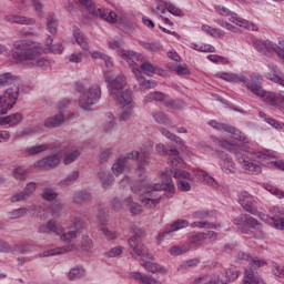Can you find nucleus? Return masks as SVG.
<instances>
[{
  "instance_id": "09e8293b",
  "label": "nucleus",
  "mask_w": 284,
  "mask_h": 284,
  "mask_svg": "<svg viewBox=\"0 0 284 284\" xmlns=\"http://www.w3.org/2000/svg\"><path fill=\"white\" fill-rule=\"evenodd\" d=\"M27 214H28V209L20 207V209L9 212L8 216H9V219L14 220V219H21L22 216H26Z\"/></svg>"
},
{
  "instance_id": "f03ea898",
  "label": "nucleus",
  "mask_w": 284,
  "mask_h": 284,
  "mask_svg": "<svg viewBox=\"0 0 284 284\" xmlns=\"http://www.w3.org/2000/svg\"><path fill=\"white\" fill-rule=\"evenodd\" d=\"M12 57L18 63L31 68H50V60L43 58V47L32 40H18L13 43Z\"/></svg>"
},
{
  "instance_id": "423d86ee",
  "label": "nucleus",
  "mask_w": 284,
  "mask_h": 284,
  "mask_svg": "<svg viewBox=\"0 0 284 284\" xmlns=\"http://www.w3.org/2000/svg\"><path fill=\"white\" fill-rule=\"evenodd\" d=\"M75 90L82 92L79 99V106L82 110H90L92 105H95V103L101 101L102 91L101 85L99 84H92L87 91H83V84L77 83Z\"/></svg>"
},
{
  "instance_id": "b1692460",
  "label": "nucleus",
  "mask_w": 284,
  "mask_h": 284,
  "mask_svg": "<svg viewBox=\"0 0 284 284\" xmlns=\"http://www.w3.org/2000/svg\"><path fill=\"white\" fill-rule=\"evenodd\" d=\"M74 245H67L55 250H48L39 254L40 258H45L48 256H57L59 254H65L67 252H73Z\"/></svg>"
},
{
  "instance_id": "603ef678",
  "label": "nucleus",
  "mask_w": 284,
  "mask_h": 284,
  "mask_svg": "<svg viewBox=\"0 0 284 284\" xmlns=\"http://www.w3.org/2000/svg\"><path fill=\"white\" fill-rule=\"evenodd\" d=\"M160 132H161V134H163V136H166V139H169L170 141H174L175 143H179L180 145H181V143H183V140H181V138L176 136L174 133L170 132L165 128H161Z\"/></svg>"
},
{
  "instance_id": "ddd939ff",
  "label": "nucleus",
  "mask_w": 284,
  "mask_h": 284,
  "mask_svg": "<svg viewBox=\"0 0 284 284\" xmlns=\"http://www.w3.org/2000/svg\"><path fill=\"white\" fill-rule=\"evenodd\" d=\"M81 230H83V224L80 222V220H75L71 226V231L61 234L60 240L64 243H72V241H74V239L81 234Z\"/></svg>"
},
{
  "instance_id": "4d7b16f0",
  "label": "nucleus",
  "mask_w": 284,
  "mask_h": 284,
  "mask_svg": "<svg viewBox=\"0 0 284 284\" xmlns=\"http://www.w3.org/2000/svg\"><path fill=\"white\" fill-rule=\"evenodd\" d=\"M80 154H81V152H79V150H75V151L67 154L64 156L63 163L65 165H70V163H73V161H77V159H79Z\"/></svg>"
},
{
  "instance_id": "aec40b11",
  "label": "nucleus",
  "mask_w": 284,
  "mask_h": 284,
  "mask_svg": "<svg viewBox=\"0 0 284 284\" xmlns=\"http://www.w3.org/2000/svg\"><path fill=\"white\" fill-rule=\"evenodd\" d=\"M130 168V158H128V153L125 156L119 158L115 163L112 165V172L115 174V176H119V174H123L124 170H128Z\"/></svg>"
},
{
  "instance_id": "6e6d98bb",
  "label": "nucleus",
  "mask_w": 284,
  "mask_h": 284,
  "mask_svg": "<svg viewBox=\"0 0 284 284\" xmlns=\"http://www.w3.org/2000/svg\"><path fill=\"white\" fill-rule=\"evenodd\" d=\"M191 227H199L200 230L206 229V230H216V224L209 223V222H193L191 224Z\"/></svg>"
},
{
  "instance_id": "1a4fd4ad",
  "label": "nucleus",
  "mask_w": 284,
  "mask_h": 284,
  "mask_svg": "<svg viewBox=\"0 0 284 284\" xmlns=\"http://www.w3.org/2000/svg\"><path fill=\"white\" fill-rule=\"evenodd\" d=\"M17 99H19V87L14 84L13 87L8 88L3 95L0 97V116L8 114V110L14 108Z\"/></svg>"
},
{
  "instance_id": "412c9836",
  "label": "nucleus",
  "mask_w": 284,
  "mask_h": 284,
  "mask_svg": "<svg viewBox=\"0 0 284 284\" xmlns=\"http://www.w3.org/2000/svg\"><path fill=\"white\" fill-rule=\"evenodd\" d=\"M40 234H48L49 232H53V234H61L63 232V229H61V225L57 223L54 220H49L47 222V225H41L39 227Z\"/></svg>"
},
{
  "instance_id": "a211bd4d",
  "label": "nucleus",
  "mask_w": 284,
  "mask_h": 284,
  "mask_svg": "<svg viewBox=\"0 0 284 284\" xmlns=\"http://www.w3.org/2000/svg\"><path fill=\"white\" fill-rule=\"evenodd\" d=\"M189 225V221L176 220L171 226H168L163 233L158 235V241H163V239H165V235L171 234V232H178V230H183V227H187Z\"/></svg>"
},
{
  "instance_id": "79ce46f5",
  "label": "nucleus",
  "mask_w": 284,
  "mask_h": 284,
  "mask_svg": "<svg viewBox=\"0 0 284 284\" xmlns=\"http://www.w3.org/2000/svg\"><path fill=\"white\" fill-rule=\"evenodd\" d=\"M52 37H48L47 39V50L49 52H53V54H61L63 52V45L61 44H52Z\"/></svg>"
},
{
  "instance_id": "473e14b6",
  "label": "nucleus",
  "mask_w": 284,
  "mask_h": 284,
  "mask_svg": "<svg viewBox=\"0 0 284 284\" xmlns=\"http://www.w3.org/2000/svg\"><path fill=\"white\" fill-rule=\"evenodd\" d=\"M23 121V114L13 113L4 118V125H9L10 128H14V125H19Z\"/></svg>"
},
{
  "instance_id": "774afa93",
  "label": "nucleus",
  "mask_w": 284,
  "mask_h": 284,
  "mask_svg": "<svg viewBox=\"0 0 284 284\" xmlns=\"http://www.w3.org/2000/svg\"><path fill=\"white\" fill-rule=\"evenodd\" d=\"M195 50H197V52H216V48L212 47V44H200Z\"/></svg>"
},
{
  "instance_id": "7ed1b4c3",
  "label": "nucleus",
  "mask_w": 284,
  "mask_h": 284,
  "mask_svg": "<svg viewBox=\"0 0 284 284\" xmlns=\"http://www.w3.org/2000/svg\"><path fill=\"white\" fill-rule=\"evenodd\" d=\"M104 81L108 83L106 88L109 90L110 98L116 101L121 108L130 105L132 103V91L125 90L128 88V78L123 74H118L115 78L111 79L110 71L103 72Z\"/></svg>"
},
{
  "instance_id": "0e129e2a",
  "label": "nucleus",
  "mask_w": 284,
  "mask_h": 284,
  "mask_svg": "<svg viewBox=\"0 0 284 284\" xmlns=\"http://www.w3.org/2000/svg\"><path fill=\"white\" fill-rule=\"evenodd\" d=\"M186 252H187V247H185V246H182V247L172 246L170 248V254L172 256H181V254H185Z\"/></svg>"
},
{
  "instance_id": "c9c22d12",
  "label": "nucleus",
  "mask_w": 284,
  "mask_h": 284,
  "mask_svg": "<svg viewBox=\"0 0 284 284\" xmlns=\"http://www.w3.org/2000/svg\"><path fill=\"white\" fill-rule=\"evenodd\" d=\"M88 201H92V194L88 191L77 192L73 196V202L81 205V203H88Z\"/></svg>"
},
{
  "instance_id": "393cba45",
  "label": "nucleus",
  "mask_w": 284,
  "mask_h": 284,
  "mask_svg": "<svg viewBox=\"0 0 284 284\" xmlns=\"http://www.w3.org/2000/svg\"><path fill=\"white\" fill-rule=\"evenodd\" d=\"M130 278H134V281H140L143 284H161V282L141 273V272H130Z\"/></svg>"
},
{
  "instance_id": "72a5a7b5",
  "label": "nucleus",
  "mask_w": 284,
  "mask_h": 284,
  "mask_svg": "<svg viewBox=\"0 0 284 284\" xmlns=\"http://www.w3.org/2000/svg\"><path fill=\"white\" fill-rule=\"evenodd\" d=\"M205 239H207V233H192L189 236V242L191 243V245H195V247H199V245H203Z\"/></svg>"
},
{
  "instance_id": "c03bdc74",
  "label": "nucleus",
  "mask_w": 284,
  "mask_h": 284,
  "mask_svg": "<svg viewBox=\"0 0 284 284\" xmlns=\"http://www.w3.org/2000/svg\"><path fill=\"white\" fill-rule=\"evenodd\" d=\"M153 119L156 123H160L162 125H172V121L168 119V115L165 113L158 111L153 114Z\"/></svg>"
},
{
  "instance_id": "bb28decb",
  "label": "nucleus",
  "mask_w": 284,
  "mask_h": 284,
  "mask_svg": "<svg viewBox=\"0 0 284 284\" xmlns=\"http://www.w3.org/2000/svg\"><path fill=\"white\" fill-rule=\"evenodd\" d=\"M168 99V95H165V93L160 92V91H154L149 93L144 100H143V104L148 105V103H152V101H158V102H163Z\"/></svg>"
},
{
  "instance_id": "37998d69",
  "label": "nucleus",
  "mask_w": 284,
  "mask_h": 284,
  "mask_svg": "<svg viewBox=\"0 0 284 284\" xmlns=\"http://www.w3.org/2000/svg\"><path fill=\"white\" fill-rule=\"evenodd\" d=\"M145 231L143 229H133V236L129 240V245H136L141 239H144Z\"/></svg>"
},
{
  "instance_id": "9d476101",
  "label": "nucleus",
  "mask_w": 284,
  "mask_h": 284,
  "mask_svg": "<svg viewBox=\"0 0 284 284\" xmlns=\"http://www.w3.org/2000/svg\"><path fill=\"white\" fill-rule=\"evenodd\" d=\"M253 45L256 48L258 52H262V54H270V52H276L277 57L280 59L284 58V40H278V45L274 44L272 41H260V40H253Z\"/></svg>"
},
{
  "instance_id": "39448f33",
  "label": "nucleus",
  "mask_w": 284,
  "mask_h": 284,
  "mask_svg": "<svg viewBox=\"0 0 284 284\" xmlns=\"http://www.w3.org/2000/svg\"><path fill=\"white\" fill-rule=\"evenodd\" d=\"M252 82L248 84V90L256 97H261L267 105L284 108V95L277 97L276 94L263 90V78L258 73L251 74Z\"/></svg>"
},
{
  "instance_id": "864d4df0",
  "label": "nucleus",
  "mask_w": 284,
  "mask_h": 284,
  "mask_svg": "<svg viewBox=\"0 0 284 284\" xmlns=\"http://www.w3.org/2000/svg\"><path fill=\"white\" fill-rule=\"evenodd\" d=\"M271 267L274 276H277V278H284V266L278 265L276 262H272Z\"/></svg>"
},
{
  "instance_id": "cd10ccee",
  "label": "nucleus",
  "mask_w": 284,
  "mask_h": 284,
  "mask_svg": "<svg viewBox=\"0 0 284 284\" xmlns=\"http://www.w3.org/2000/svg\"><path fill=\"white\" fill-rule=\"evenodd\" d=\"M73 37H74L78 45H80V48H82V50H89L88 38H85V34H83V32H81V29L74 28Z\"/></svg>"
},
{
  "instance_id": "dca6fc26",
  "label": "nucleus",
  "mask_w": 284,
  "mask_h": 284,
  "mask_svg": "<svg viewBox=\"0 0 284 284\" xmlns=\"http://www.w3.org/2000/svg\"><path fill=\"white\" fill-rule=\"evenodd\" d=\"M61 163V159L58 155H49L34 163V168H40V170H50L57 168Z\"/></svg>"
},
{
  "instance_id": "2f4dec72",
  "label": "nucleus",
  "mask_w": 284,
  "mask_h": 284,
  "mask_svg": "<svg viewBox=\"0 0 284 284\" xmlns=\"http://www.w3.org/2000/svg\"><path fill=\"white\" fill-rule=\"evenodd\" d=\"M59 29V20L57 16L49 14L47 18V30L50 34H57V30Z\"/></svg>"
},
{
  "instance_id": "2eb2a0df",
  "label": "nucleus",
  "mask_w": 284,
  "mask_h": 284,
  "mask_svg": "<svg viewBox=\"0 0 284 284\" xmlns=\"http://www.w3.org/2000/svg\"><path fill=\"white\" fill-rule=\"evenodd\" d=\"M130 161H138V165H150V151L141 149L140 151H131L128 153Z\"/></svg>"
},
{
  "instance_id": "9b49d317",
  "label": "nucleus",
  "mask_w": 284,
  "mask_h": 284,
  "mask_svg": "<svg viewBox=\"0 0 284 284\" xmlns=\"http://www.w3.org/2000/svg\"><path fill=\"white\" fill-rule=\"evenodd\" d=\"M239 202L242 205L245 212H250V214H256V205H254V197L247 193V191H243L239 193Z\"/></svg>"
},
{
  "instance_id": "20e7f679",
  "label": "nucleus",
  "mask_w": 284,
  "mask_h": 284,
  "mask_svg": "<svg viewBox=\"0 0 284 284\" xmlns=\"http://www.w3.org/2000/svg\"><path fill=\"white\" fill-rule=\"evenodd\" d=\"M116 54L129 63L133 74H135L139 80L143 79L142 72H144L146 77H152L156 73V68L150 62H143V57L139 53H134V51L118 50Z\"/></svg>"
},
{
  "instance_id": "5fc2aeb1",
  "label": "nucleus",
  "mask_w": 284,
  "mask_h": 284,
  "mask_svg": "<svg viewBox=\"0 0 284 284\" xmlns=\"http://www.w3.org/2000/svg\"><path fill=\"white\" fill-rule=\"evenodd\" d=\"M140 44L150 52H159L161 50V44L159 42H140Z\"/></svg>"
},
{
  "instance_id": "6e6552de",
  "label": "nucleus",
  "mask_w": 284,
  "mask_h": 284,
  "mask_svg": "<svg viewBox=\"0 0 284 284\" xmlns=\"http://www.w3.org/2000/svg\"><path fill=\"white\" fill-rule=\"evenodd\" d=\"M169 156L172 163L171 172L174 179H185L186 181L194 180V176H192L190 172L183 170V168H185V163H183V159H181L179 150L171 149L169 151Z\"/></svg>"
},
{
  "instance_id": "7c9ffc66",
  "label": "nucleus",
  "mask_w": 284,
  "mask_h": 284,
  "mask_svg": "<svg viewBox=\"0 0 284 284\" xmlns=\"http://www.w3.org/2000/svg\"><path fill=\"white\" fill-rule=\"evenodd\" d=\"M65 121V118L63 116V113H59L53 118H48L44 121L45 128H59V125H62V123Z\"/></svg>"
},
{
  "instance_id": "e433bc0d",
  "label": "nucleus",
  "mask_w": 284,
  "mask_h": 284,
  "mask_svg": "<svg viewBox=\"0 0 284 284\" xmlns=\"http://www.w3.org/2000/svg\"><path fill=\"white\" fill-rule=\"evenodd\" d=\"M224 132H229V134H232L233 139L236 141H241L242 143H247V139L245 138V134H243L239 129L234 126H226V130Z\"/></svg>"
},
{
  "instance_id": "4be33fe9",
  "label": "nucleus",
  "mask_w": 284,
  "mask_h": 284,
  "mask_svg": "<svg viewBox=\"0 0 284 284\" xmlns=\"http://www.w3.org/2000/svg\"><path fill=\"white\" fill-rule=\"evenodd\" d=\"M130 247L142 261H145V258L152 260V253L144 244H131Z\"/></svg>"
},
{
  "instance_id": "3c124183",
  "label": "nucleus",
  "mask_w": 284,
  "mask_h": 284,
  "mask_svg": "<svg viewBox=\"0 0 284 284\" xmlns=\"http://www.w3.org/2000/svg\"><path fill=\"white\" fill-rule=\"evenodd\" d=\"M164 8L165 10H168V12H170L174 17H183V11H181V9H179L176 6L172 4L171 2H164Z\"/></svg>"
},
{
  "instance_id": "49530a36",
  "label": "nucleus",
  "mask_w": 284,
  "mask_h": 284,
  "mask_svg": "<svg viewBox=\"0 0 284 284\" xmlns=\"http://www.w3.org/2000/svg\"><path fill=\"white\" fill-rule=\"evenodd\" d=\"M30 197L23 192H17L10 197V203H26Z\"/></svg>"
},
{
  "instance_id": "ea45409f",
  "label": "nucleus",
  "mask_w": 284,
  "mask_h": 284,
  "mask_svg": "<svg viewBox=\"0 0 284 284\" xmlns=\"http://www.w3.org/2000/svg\"><path fill=\"white\" fill-rule=\"evenodd\" d=\"M197 179H200L203 183H206V185H211L212 187H216V181L214 178L210 176V174L205 173L204 171H199L196 174Z\"/></svg>"
},
{
  "instance_id": "c756f323",
  "label": "nucleus",
  "mask_w": 284,
  "mask_h": 284,
  "mask_svg": "<svg viewBox=\"0 0 284 284\" xmlns=\"http://www.w3.org/2000/svg\"><path fill=\"white\" fill-rule=\"evenodd\" d=\"M141 265L144 267V270H146V272H151V274H156V272H160V274H165L168 272L165 267L150 261L143 262Z\"/></svg>"
},
{
  "instance_id": "4c0bfd02",
  "label": "nucleus",
  "mask_w": 284,
  "mask_h": 284,
  "mask_svg": "<svg viewBox=\"0 0 284 284\" xmlns=\"http://www.w3.org/2000/svg\"><path fill=\"white\" fill-rule=\"evenodd\" d=\"M99 179L104 190H106V187H110V185L114 183V175L103 171L99 173Z\"/></svg>"
},
{
  "instance_id": "338daca9",
  "label": "nucleus",
  "mask_w": 284,
  "mask_h": 284,
  "mask_svg": "<svg viewBox=\"0 0 284 284\" xmlns=\"http://www.w3.org/2000/svg\"><path fill=\"white\" fill-rule=\"evenodd\" d=\"M32 6L38 17H43V4H41V0H32Z\"/></svg>"
},
{
  "instance_id": "e2e57ef3",
  "label": "nucleus",
  "mask_w": 284,
  "mask_h": 284,
  "mask_svg": "<svg viewBox=\"0 0 284 284\" xmlns=\"http://www.w3.org/2000/svg\"><path fill=\"white\" fill-rule=\"evenodd\" d=\"M57 196V192L52 189H44L42 192V199H44V201H54Z\"/></svg>"
},
{
  "instance_id": "58836bf2",
  "label": "nucleus",
  "mask_w": 284,
  "mask_h": 284,
  "mask_svg": "<svg viewBox=\"0 0 284 284\" xmlns=\"http://www.w3.org/2000/svg\"><path fill=\"white\" fill-rule=\"evenodd\" d=\"M124 203L129 206L131 214H141L143 212L141 205L134 202L131 196L126 197Z\"/></svg>"
},
{
  "instance_id": "f704fd0d",
  "label": "nucleus",
  "mask_w": 284,
  "mask_h": 284,
  "mask_svg": "<svg viewBox=\"0 0 284 284\" xmlns=\"http://www.w3.org/2000/svg\"><path fill=\"white\" fill-rule=\"evenodd\" d=\"M85 276V268L82 266H75L68 273L69 281H77V278H83Z\"/></svg>"
},
{
  "instance_id": "c85d7f7f",
  "label": "nucleus",
  "mask_w": 284,
  "mask_h": 284,
  "mask_svg": "<svg viewBox=\"0 0 284 284\" xmlns=\"http://www.w3.org/2000/svg\"><path fill=\"white\" fill-rule=\"evenodd\" d=\"M239 278V271L235 268H227L224 274H222V278L220 280L222 284L234 283Z\"/></svg>"
},
{
  "instance_id": "a878e982",
  "label": "nucleus",
  "mask_w": 284,
  "mask_h": 284,
  "mask_svg": "<svg viewBox=\"0 0 284 284\" xmlns=\"http://www.w3.org/2000/svg\"><path fill=\"white\" fill-rule=\"evenodd\" d=\"M268 70H271V72L266 73V79L273 81V83H278V85L284 87L283 78L278 77V68L274 64H268Z\"/></svg>"
},
{
  "instance_id": "f257e3e1",
  "label": "nucleus",
  "mask_w": 284,
  "mask_h": 284,
  "mask_svg": "<svg viewBox=\"0 0 284 284\" xmlns=\"http://www.w3.org/2000/svg\"><path fill=\"white\" fill-rule=\"evenodd\" d=\"M162 181L165 183H151L150 180H136L131 184V190L134 194H140V201L144 205V207H156L159 203H161V193L163 190L170 192V194H174L176 190L174 187V182H172V178H169L168 174H162Z\"/></svg>"
},
{
  "instance_id": "4468645a",
  "label": "nucleus",
  "mask_w": 284,
  "mask_h": 284,
  "mask_svg": "<svg viewBox=\"0 0 284 284\" xmlns=\"http://www.w3.org/2000/svg\"><path fill=\"white\" fill-rule=\"evenodd\" d=\"M236 225H243L248 230H261V223H258L257 219H254L247 214H241L235 219Z\"/></svg>"
},
{
  "instance_id": "de8ad7c7",
  "label": "nucleus",
  "mask_w": 284,
  "mask_h": 284,
  "mask_svg": "<svg viewBox=\"0 0 284 284\" xmlns=\"http://www.w3.org/2000/svg\"><path fill=\"white\" fill-rule=\"evenodd\" d=\"M271 221L274 225L275 230H284V216L280 213V215H274L271 217Z\"/></svg>"
},
{
  "instance_id": "69168bd1",
  "label": "nucleus",
  "mask_w": 284,
  "mask_h": 284,
  "mask_svg": "<svg viewBox=\"0 0 284 284\" xmlns=\"http://www.w3.org/2000/svg\"><path fill=\"white\" fill-rule=\"evenodd\" d=\"M79 179V171H73L71 174H69L64 180H62L60 183L62 185H68L70 181H77Z\"/></svg>"
},
{
  "instance_id": "13d9d810",
  "label": "nucleus",
  "mask_w": 284,
  "mask_h": 284,
  "mask_svg": "<svg viewBox=\"0 0 284 284\" xmlns=\"http://www.w3.org/2000/svg\"><path fill=\"white\" fill-rule=\"evenodd\" d=\"M29 199L37 192V182H29L22 191Z\"/></svg>"
},
{
  "instance_id": "0eeeda50",
  "label": "nucleus",
  "mask_w": 284,
  "mask_h": 284,
  "mask_svg": "<svg viewBox=\"0 0 284 284\" xmlns=\"http://www.w3.org/2000/svg\"><path fill=\"white\" fill-rule=\"evenodd\" d=\"M78 1L82 8L87 9L89 14H92V17H100V19H103V21H106V23H116V21H119V16H116L114 11L97 8V4L93 0Z\"/></svg>"
},
{
  "instance_id": "052dcab7",
  "label": "nucleus",
  "mask_w": 284,
  "mask_h": 284,
  "mask_svg": "<svg viewBox=\"0 0 284 284\" xmlns=\"http://www.w3.org/2000/svg\"><path fill=\"white\" fill-rule=\"evenodd\" d=\"M165 106L171 108L172 110H180L183 108V101L181 100H165Z\"/></svg>"
},
{
  "instance_id": "6ab92c4d",
  "label": "nucleus",
  "mask_w": 284,
  "mask_h": 284,
  "mask_svg": "<svg viewBox=\"0 0 284 284\" xmlns=\"http://www.w3.org/2000/svg\"><path fill=\"white\" fill-rule=\"evenodd\" d=\"M219 159L223 161L222 170L225 172V174H234L236 172V166L234 165V162L231 160L230 156L226 155L225 152H216Z\"/></svg>"
},
{
  "instance_id": "f8f14e48",
  "label": "nucleus",
  "mask_w": 284,
  "mask_h": 284,
  "mask_svg": "<svg viewBox=\"0 0 284 284\" xmlns=\"http://www.w3.org/2000/svg\"><path fill=\"white\" fill-rule=\"evenodd\" d=\"M217 77H220V79H223L224 81H229V82L233 81L234 83H243V84H245L247 90H250V85L252 83V75H250V78H245L243 75H239L235 73L220 72V73H217Z\"/></svg>"
},
{
  "instance_id": "8fccbe9b",
  "label": "nucleus",
  "mask_w": 284,
  "mask_h": 284,
  "mask_svg": "<svg viewBox=\"0 0 284 284\" xmlns=\"http://www.w3.org/2000/svg\"><path fill=\"white\" fill-rule=\"evenodd\" d=\"M13 176L18 181H26V176H28V169L23 166L16 168V170L13 171Z\"/></svg>"
},
{
  "instance_id": "f3484780",
  "label": "nucleus",
  "mask_w": 284,
  "mask_h": 284,
  "mask_svg": "<svg viewBox=\"0 0 284 284\" xmlns=\"http://www.w3.org/2000/svg\"><path fill=\"white\" fill-rule=\"evenodd\" d=\"M6 21H8V23H18L20 26H36L37 24V20H34V18H28L26 16H17V14H9L6 16Z\"/></svg>"
},
{
  "instance_id": "680f3d73",
  "label": "nucleus",
  "mask_w": 284,
  "mask_h": 284,
  "mask_svg": "<svg viewBox=\"0 0 284 284\" xmlns=\"http://www.w3.org/2000/svg\"><path fill=\"white\" fill-rule=\"evenodd\" d=\"M121 254H123V247L119 246L113 247L109 252L104 253V256H106V258H114L115 256H121Z\"/></svg>"
},
{
  "instance_id": "a19ab883",
  "label": "nucleus",
  "mask_w": 284,
  "mask_h": 284,
  "mask_svg": "<svg viewBox=\"0 0 284 284\" xmlns=\"http://www.w3.org/2000/svg\"><path fill=\"white\" fill-rule=\"evenodd\" d=\"M47 150H50V144L31 146L27 150V152L29 156H37V154H41V152H47Z\"/></svg>"
},
{
  "instance_id": "bf43d9fd",
  "label": "nucleus",
  "mask_w": 284,
  "mask_h": 284,
  "mask_svg": "<svg viewBox=\"0 0 284 284\" xmlns=\"http://www.w3.org/2000/svg\"><path fill=\"white\" fill-rule=\"evenodd\" d=\"M93 247H94V244L92 243V241L88 236H84L82 240L83 252H85L87 254H90Z\"/></svg>"
},
{
  "instance_id": "a18cd8bd",
  "label": "nucleus",
  "mask_w": 284,
  "mask_h": 284,
  "mask_svg": "<svg viewBox=\"0 0 284 284\" xmlns=\"http://www.w3.org/2000/svg\"><path fill=\"white\" fill-rule=\"evenodd\" d=\"M14 81L16 79L13 78L12 73L0 74V88H3L6 85H12Z\"/></svg>"
},
{
  "instance_id": "5701e85b",
  "label": "nucleus",
  "mask_w": 284,
  "mask_h": 284,
  "mask_svg": "<svg viewBox=\"0 0 284 284\" xmlns=\"http://www.w3.org/2000/svg\"><path fill=\"white\" fill-rule=\"evenodd\" d=\"M237 161L239 163L244 165V170L248 172V174H261V166L255 164L254 162H251L245 156H239Z\"/></svg>"
}]
</instances>
